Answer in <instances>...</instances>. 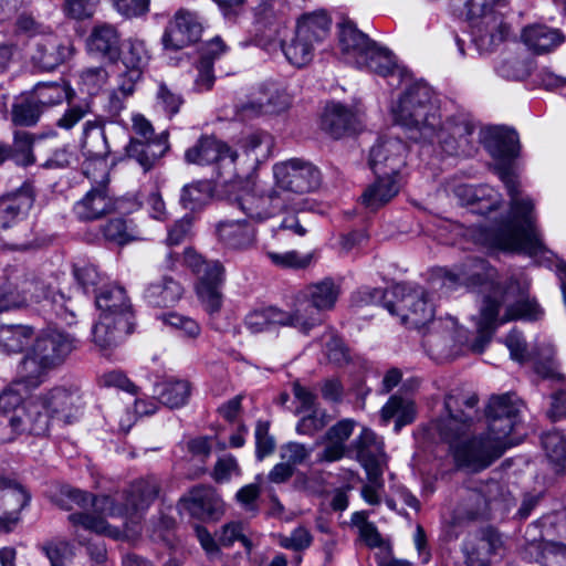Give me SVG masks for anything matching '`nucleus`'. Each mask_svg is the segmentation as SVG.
Here are the masks:
<instances>
[{
	"mask_svg": "<svg viewBox=\"0 0 566 566\" xmlns=\"http://www.w3.org/2000/svg\"><path fill=\"white\" fill-rule=\"evenodd\" d=\"M478 396L452 390L444 399L447 417L436 421V429L449 442L459 469L478 472L490 467L506 449L521 442L522 401L514 394L494 396L486 407L488 430L470 436L476 419Z\"/></svg>",
	"mask_w": 566,
	"mask_h": 566,
	"instance_id": "1",
	"label": "nucleus"
},
{
	"mask_svg": "<svg viewBox=\"0 0 566 566\" xmlns=\"http://www.w3.org/2000/svg\"><path fill=\"white\" fill-rule=\"evenodd\" d=\"M495 269L486 261L479 258L469 259L457 268V272L443 270L441 284L448 290L458 285L478 286L490 283L492 293L484 297L481 308V322L478 333L472 340L467 337L462 339V331H457V342L465 343L467 348L472 352H483L490 343L493 333V324L499 315L500 307H505L503 322L512 319L538 321L543 317L544 311L535 298L528 296L530 284L526 280L511 276L505 285L494 286Z\"/></svg>",
	"mask_w": 566,
	"mask_h": 566,
	"instance_id": "2",
	"label": "nucleus"
},
{
	"mask_svg": "<svg viewBox=\"0 0 566 566\" xmlns=\"http://www.w3.org/2000/svg\"><path fill=\"white\" fill-rule=\"evenodd\" d=\"M395 122L420 134V156L470 157L476 146L473 139L475 125L465 114L441 119L431 104V91L427 85L409 87L392 108Z\"/></svg>",
	"mask_w": 566,
	"mask_h": 566,
	"instance_id": "3",
	"label": "nucleus"
},
{
	"mask_svg": "<svg viewBox=\"0 0 566 566\" xmlns=\"http://www.w3.org/2000/svg\"><path fill=\"white\" fill-rule=\"evenodd\" d=\"M499 176L510 196L511 218L497 226L483 228L481 240L492 249L536 254L543 244L535 228L534 202L521 195L517 178L509 168L500 167Z\"/></svg>",
	"mask_w": 566,
	"mask_h": 566,
	"instance_id": "4",
	"label": "nucleus"
},
{
	"mask_svg": "<svg viewBox=\"0 0 566 566\" xmlns=\"http://www.w3.org/2000/svg\"><path fill=\"white\" fill-rule=\"evenodd\" d=\"M339 48L345 61L359 69H366L380 76L399 73L395 54L388 48L369 39L352 22L339 25Z\"/></svg>",
	"mask_w": 566,
	"mask_h": 566,
	"instance_id": "5",
	"label": "nucleus"
},
{
	"mask_svg": "<svg viewBox=\"0 0 566 566\" xmlns=\"http://www.w3.org/2000/svg\"><path fill=\"white\" fill-rule=\"evenodd\" d=\"M32 382L19 380L0 395V443L12 441L32 426Z\"/></svg>",
	"mask_w": 566,
	"mask_h": 566,
	"instance_id": "6",
	"label": "nucleus"
},
{
	"mask_svg": "<svg viewBox=\"0 0 566 566\" xmlns=\"http://www.w3.org/2000/svg\"><path fill=\"white\" fill-rule=\"evenodd\" d=\"M66 496L81 509H87L88 506L93 507L94 514L82 512L71 514L69 516V521L74 526H82L87 531L104 534L114 538L119 537V530L112 527L105 521L106 516L114 517L116 514L122 512L116 507V503L113 497L107 495L92 497L88 493L77 489L69 490L66 492Z\"/></svg>",
	"mask_w": 566,
	"mask_h": 566,
	"instance_id": "7",
	"label": "nucleus"
},
{
	"mask_svg": "<svg viewBox=\"0 0 566 566\" xmlns=\"http://www.w3.org/2000/svg\"><path fill=\"white\" fill-rule=\"evenodd\" d=\"M391 296L395 301H387L386 308L391 315H398L401 324L419 329L433 319L434 310L424 290L396 285Z\"/></svg>",
	"mask_w": 566,
	"mask_h": 566,
	"instance_id": "8",
	"label": "nucleus"
},
{
	"mask_svg": "<svg viewBox=\"0 0 566 566\" xmlns=\"http://www.w3.org/2000/svg\"><path fill=\"white\" fill-rule=\"evenodd\" d=\"M38 405V419L46 418L44 432L53 424H69L77 420L82 410V398L77 391L67 390L62 387L53 388L40 396Z\"/></svg>",
	"mask_w": 566,
	"mask_h": 566,
	"instance_id": "9",
	"label": "nucleus"
},
{
	"mask_svg": "<svg viewBox=\"0 0 566 566\" xmlns=\"http://www.w3.org/2000/svg\"><path fill=\"white\" fill-rule=\"evenodd\" d=\"M279 188L294 193H307L318 188L321 174L312 164L291 159L274 167Z\"/></svg>",
	"mask_w": 566,
	"mask_h": 566,
	"instance_id": "10",
	"label": "nucleus"
},
{
	"mask_svg": "<svg viewBox=\"0 0 566 566\" xmlns=\"http://www.w3.org/2000/svg\"><path fill=\"white\" fill-rule=\"evenodd\" d=\"M503 551L502 535L492 527L470 534L462 546L467 566H490L496 557L502 555Z\"/></svg>",
	"mask_w": 566,
	"mask_h": 566,
	"instance_id": "11",
	"label": "nucleus"
},
{
	"mask_svg": "<svg viewBox=\"0 0 566 566\" xmlns=\"http://www.w3.org/2000/svg\"><path fill=\"white\" fill-rule=\"evenodd\" d=\"M407 153L408 146L400 138L381 137L371 147L368 163L376 176L398 177Z\"/></svg>",
	"mask_w": 566,
	"mask_h": 566,
	"instance_id": "12",
	"label": "nucleus"
},
{
	"mask_svg": "<svg viewBox=\"0 0 566 566\" xmlns=\"http://www.w3.org/2000/svg\"><path fill=\"white\" fill-rule=\"evenodd\" d=\"M202 24L196 12L179 9L168 22L163 35V45L166 50L178 51L199 41Z\"/></svg>",
	"mask_w": 566,
	"mask_h": 566,
	"instance_id": "13",
	"label": "nucleus"
},
{
	"mask_svg": "<svg viewBox=\"0 0 566 566\" xmlns=\"http://www.w3.org/2000/svg\"><path fill=\"white\" fill-rule=\"evenodd\" d=\"M353 447L356 458L366 470L367 475H373L375 479L381 476L387 462L382 438L371 429L364 427Z\"/></svg>",
	"mask_w": 566,
	"mask_h": 566,
	"instance_id": "14",
	"label": "nucleus"
},
{
	"mask_svg": "<svg viewBox=\"0 0 566 566\" xmlns=\"http://www.w3.org/2000/svg\"><path fill=\"white\" fill-rule=\"evenodd\" d=\"M95 303L102 315H112L124 326L125 332L134 331V314L132 304L124 287L119 285H106L95 294Z\"/></svg>",
	"mask_w": 566,
	"mask_h": 566,
	"instance_id": "15",
	"label": "nucleus"
},
{
	"mask_svg": "<svg viewBox=\"0 0 566 566\" xmlns=\"http://www.w3.org/2000/svg\"><path fill=\"white\" fill-rule=\"evenodd\" d=\"M503 14H488L472 21V42L480 53L493 52L509 35Z\"/></svg>",
	"mask_w": 566,
	"mask_h": 566,
	"instance_id": "16",
	"label": "nucleus"
},
{
	"mask_svg": "<svg viewBox=\"0 0 566 566\" xmlns=\"http://www.w3.org/2000/svg\"><path fill=\"white\" fill-rule=\"evenodd\" d=\"M158 493L159 482L155 476L135 481L126 496V504L124 506L116 504L122 512L115 516H126L132 523H138L140 514L151 505Z\"/></svg>",
	"mask_w": 566,
	"mask_h": 566,
	"instance_id": "17",
	"label": "nucleus"
},
{
	"mask_svg": "<svg viewBox=\"0 0 566 566\" xmlns=\"http://www.w3.org/2000/svg\"><path fill=\"white\" fill-rule=\"evenodd\" d=\"M30 501L31 495L22 486L0 479V533H9L17 526L20 511Z\"/></svg>",
	"mask_w": 566,
	"mask_h": 566,
	"instance_id": "18",
	"label": "nucleus"
},
{
	"mask_svg": "<svg viewBox=\"0 0 566 566\" xmlns=\"http://www.w3.org/2000/svg\"><path fill=\"white\" fill-rule=\"evenodd\" d=\"M238 158L237 151L232 150L226 143L214 136H201L197 143L185 153V160L193 165H211L229 159L233 165Z\"/></svg>",
	"mask_w": 566,
	"mask_h": 566,
	"instance_id": "19",
	"label": "nucleus"
},
{
	"mask_svg": "<svg viewBox=\"0 0 566 566\" xmlns=\"http://www.w3.org/2000/svg\"><path fill=\"white\" fill-rule=\"evenodd\" d=\"M283 199L275 190L266 193L247 191L235 198L237 207L251 220L262 221L284 208Z\"/></svg>",
	"mask_w": 566,
	"mask_h": 566,
	"instance_id": "20",
	"label": "nucleus"
},
{
	"mask_svg": "<svg viewBox=\"0 0 566 566\" xmlns=\"http://www.w3.org/2000/svg\"><path fill=\"white\" fill-rule=\"evenodd\" d=\"M86 48L90 53L115 63L120 57V33L113 24L96 23L86 40Z\"/></svg>",
	"mask_w": 566,
	"mask_h": 566,
	"instance_id": "21",
	"label": "nucleus"
},
{
	"mask_svg": "<svg viewBox=\"0 0 566 566\" xmlns=\"http://www.w3.org/2000/svg\"><path fill=\"white\" fill-rule=\"evenodd\" d=\"M535 373L543 379L558 381L562 388L554 391L551 396V407L547 410V417L552 421H559L566 418V377L558 370L551 357H542L533 363Z\"/></svg>",
	"mask_w": 566,
	"mask_h": 566,
	"instance_id": "22",
	"label": "nucleus"
},
{
	"mask_svg": "<svg viewBox=\"0 0 566 566\" xmlns=\"http://www.w3.org/2000/svg\"><path fill=\"white\" fill-rule=\"evenodd\" d=\"M182 509L199 517H217L223 512V502L210 486H195L180 500Z\"/></svg>",
	"mask_w": 566,
	"mask_h": 566,
	"instance_id": "23",
	"label": "nucleus"
},
{
	"mask_svg": "<svg viewBox=\"0 0 566 566\" xmlns=\"http://www.w3.org/2000/svg\"><path fill=\"white\" fill-rule=\"evenodd\" d=\"M115 209V202L108 195L106 184H99L91 189L74 206V211L81 220L92 221L111 213Z\"/></svg>",
	"mask_w": 566,
	"mask_h": 566,
	"instance_id": "24",
	"label": "nucleus"
},
{
	"mask_svg": "<svg viewBox=\"0 0 566 566\" xmlns=\"http://www.w3.org/2000/svg\"><path fill=\"white\" fill-rule=\"evenodd\" d=\"M356 421L354 419H342L332 426L325 433L323 442L325 444L319 453V461L334 462L340 460L346 453V441L353 434Z\"/></svg>",
	"mask_w": 566,
	"mask_h": 566,
	"instance_id": "25",
	"label": "nucleus"
},
{
	"mask_svg": "<svg viewBox=\"0 0 566 566\" xmlns=\"http://www.w3.org/2000/svg\"><path fill=\"white\" fill-rule=\"evenodd\" d=\"M167 134H161L154 140L142 142L138 138H132L126 147L127 156L135 159L145 172L154 168L156 163L168 150Z\"/></svg>",
	"mask_w": 566,
	"mask_h": 566,
	"instance_id": "26",
	"label": "nucleus"
},
{
	"mask_svg": "<svg viewBox=\"0 0 566 566\" xmlns=\"http://www.w3.org/2000/svg\"><path fill=\"white\" fill-rule=\"evenodd\" d=\"M484 145L493 158L504 161L514 159L520 150L517 133L506 127L490 128Z\"/></svg>",
	"mask_w": 566,
	"mask_h": 566,
	"instance_id": "27",
	"label": "nucleus"
},
{
	"mask_svg": "<svg viewBox=\"0 0 566 566\" xmlns=\"http://www.w3.org/2000/svg\"><path fill=\"white\" fill-rule=\"evenodd\" d=\"M219 240L229 249L245 250L255 242V229L248 221H222L217 227Z\"/></svg>",
	"mask_w": 566,
	"mask_h": 566,
	"instance_id": "28",
	"label": "nucleus"
},
{
	"mask_svg": "<svg viewBox=\"0 0 566 566\" xmlns=\"http://www.w3.org/2000/svg\"><path fill=\"white\" fill-rule=\"evenodd\" d=\"M522 40L534 53L543 54L559 46L565 41V36L558 29L534 24L523 30Z\"/></svg>",
	"mask_w": 566,
	"mask_h": 566,
	"instance_id": "29",
	"label": "nucleus"
},
{
	"mask_svg": "<svg viewBox=\"0 0 566 566\" xmlns=\"http://www.w3.org/2000/svg\"><path fill=\"white\" fill-rule=\"evenodd\" d=\"M355 114L342 104H329L322 116V128L333 138H340L356 130Z\"/></svg>",
	"mask_w": 566,
	"mask_h": 566,
	"instance_id": "30",
	"label": "nucleus"
},
{
	"mask_svg": "<svg viewBox=\"0 0 566 566\" xmlns=\"http://www.w3.org/2000/svg\"><path fill=\"white\" fill-rule=\"evenodd\" d=\"M399 189L398 177L376 176V180L361 193L360 200L366 208L375 211L395 198Z\"/></svg>",
	"mask_w": 566,
	"mask_h": 566,
	"instance_id": "31",
	"label": "nucleus"
},
{
	"mask_svg": "<svg viewBox=\"0 0 566 566\" xmlns=\"http://www.w3.org/2000/svg\"><path fill=\"white\" fill-rule=\"evenodd\" d=\"M500 493L501 486L496 481L486 482L479 490H468L461 504L463 514L468 518H476L486 511L490 502L496 500Z\"/></svg>",
	"mask_w": 566,
	"mask_h": 566,
	"instance_id": "32",
	"label": "nucleus"
},
{
	"mask_svg": "<svg viewBox=\"0 0 566 566\" xmlns=\"http://www.w3.org/2000/svg\"><path fill=\"white\" fill-rule=\"evenodd\" d=\"M184 289L179 282L170 276H164L160 281L150 283L145 292V300L158 307L175 305L182 296Z\"/></svg>",
	"mask_w": 566,
	"mask_h": 566,
	"instance_id": "33",
	"label": "nucleus"
},
{
	"mask_svg": "<svg viewBox=\"0 0 566 566\" xmlns=\"http://www.w3.org/2000/svg\"><path fill=\"white\" fill-rule=\"evenodd\" d=\"M415 418V403L397 395L391 396L380 410L381 423L387 426L391 420H395V431L397 432L402 427L411 423Z\"/></svg>",
	"mask_w": 566,
	"mask_h": 566,
	"instance_id": "34",
	"label": "nucleus"
},
{
	"mask_svg": "<svg viewBox=\"0 0 566 566\" xmlns=\"http://www.w3.org/2000/svg\"><path fill=\"white\" fill-rule=\"evenodd\" d=\"M223 283V273L203 276L196 284L197 296L205 311L213 316L219 313L223 303L221 285Z\"/></svg>",
	"mask_w": 566,
	"mask_h": 566,
	"instance_id": "35",
	"label": "nucleus"
},
{
	"mask_svg": "<svg viewBox=\"0 0 566 566\" xmlns=\"http://www.w3.org/2000/svg\"><path fill=\"white\" fill-rule=\"evenodd\" d=\"M69 53V48L54 34H41V40L38 41V69L44 71H52L61 65Z\"/></svg>",
	"mask_w": 566,
	"mask_h": 566,
	"instance_id": "36",
	"label": "nucleus"
},
{
	"mask_svg": "<svg viewBox=\"0 0 566 566\" xmlns=\"http://www.w3.org/2000/svg\"><path fill=\"white\" fill-rule=\"evenodd\" d=\"M300 293L313 302L315 307L328 312L335 307L340 294V286L333 279L325 277L319 282L308 284Z\"/></svg>",
	"mask_w": 566,
	"mask_h": 566,
	"instance_id": "37",
	"label": "nucleus"
},
{
	"mask_svg": "<svg viewBox=\"0 0 566 566\" xmlns=\"http://www.w3.org/2000/svg\"><path fill=\"white\" fill-rule=\"evenodd\" d=\"M132 332H125L124 326L112 315H101V319L93 327V342L101 350L112 349Z\"/></svg>",
	"mask_w": 566,
	"mask_h": 566,
	"instance_id": "38",
	"label": "nucleus"
},
{
	"mask_svg": "<svg viewBox=\"0 0 566 566\" xmlns=\"http://www.w3.org/2000/svg\"><path fill=\"white\" fill-rule=\"evenodd\" d=\"M324 310L314 306L313 302L306 300L301 293L296 300V307L290 313L287 325L298 328L307 334L314 327L321 325L324 321Z\"/></svg>",
	"mask_w": 566,
	"mask_h": 566,
	"instance_id": "39",
	"label": "nucleus"
},
{
	"mask_svg": "<svg viewBox=\"0 0 566 566\" xmlns=\"http://www.w3.org/2000/svg\"><path fill=\"white\" fill-rule=\"evenodd\" d=\"M80 342L70 333L54 326L43 329L38 336V350L70 354L78 350Z\"/></svg>",
	"mask_w": 566,
	"mask_h": 566,
	"instance_id": "40",
	"label": "nucleus"
},
{
	"mask_svg": "<svg viewBox=\"0 0 566 566\" xmlns=\"http://www.w3.org/2000/svg\"><path fill=\"white\" fill-rule=\"evenodd\" d=\"M527 558H534L542 566H566V545L554 542H537L535 538L527 546Z\"/></svg>",
	"mask_w": 566,
	"mask_h": 566,
	"instance_id": "41",
	"label": "nucleus"
},
{
	"mask_svg": "<svg viewBox=\"0 0 566 566\" xmlns=\"http://www.w3.org/2000/svg\"><path fill=\"white\" fill-rule=\"evenodd\" d=\"M213 192L214 185L211 180L192 181L182 187L179 202L186 210L198 211L210 202Z\"/></svg>",
	"mask_w": 566,
	"mask_h": 566,
	"instance_id": "42",
	"label": "nucleus"
},
{
	"mask_svg": "<svg viewBox=\"0 0 566 566\" xmlns=\"http://www.w3.org/2000/svg\"><path fill=\"white\" fill-rule=\"evenodd\" d=\"M282 50L292 65L303 67L313 60L315 43L305 36L304 31L295 30L294 36L289 42L282 43Z\"/></svg>",
	"mask_w": 566,
	"mask_h": 566,
	"instance_id": "43",
	"label": "nucleus"
},
{
	"mask_svg": "<svg viewBox=\"0 0 566 566\" xmlns=\"http://www.w3.org/2000/svg\"><path fill=\"white\" fill-rule=\"evenodd\" d=\"M159 401L169 408L185 406L191 394V386L186 379H167L156 387Z\"/></svg>",
	"mask_w": 566,
	"mask_h": 566,
	"instance_id": "44",
	"label": "nucleus"
},
{
	"mask_svg": "<svg viewBox=\"0 0 566 566\" xmlns=\"http://www.w3.org/2000/svg\"><path fill=\"white\" fill-rule=\"evenodd\" d=\"M256 92L268 114H279L291 106V96L277 82H263L259 85Z\"/></svg>",
	"mask_w": 566,
	"mask_h": 566,
	"instance_id": "45",
	"label": "nucleus"
},
{
	"mask_svg": "<svg viewBox=\"0 0 566 566\" xmlns=\"http://www.w3.org/2000/svg\"><path fill=\"white\" fill-rule=\"evenodd\" d=\"M542 446L556 473L566 469V437L558 430L546 432L542 437Z\"/></svg>",
	"mask_w": 566,
	"mask_h": 566,
	"instance_id": "46",
	"label": "nucleus"
},
{
	"mask_svg": "<svg viewBox=\"0 0 566 566\" xmlns=\"http://www.w3.org/2000/svg\"><path fill=\"white\" fill-rule=\"evenodd\" d=\"M290 313L276 307L255 310L245 317V325L251 333H260L272 325H287Z\"/></svg>",
	"mask_w": 566,
	"mask_h": 566,
	"instance_id": "47",
	"label": "nucleus"
},
{
	"mask_svg": "<svg viewBox=\"0 0 566 566\" xmlns=\"http://www.w3.org/2000/svg\"><path fill=\"white\" fill-rule=\"evenodd\" d=\"M331 19L323 12H313L304 14L298 21L296 29L298 32L305 33L315 44L325 40L329 33Z\"/></svg>",
	"mask_w": 566,
	"mask_h": 566,
	"instance_id": "48",
	"label": "nucleus"
},
{
	"mask_svg": "<svg viewBox=\"0 0 566 566\" xmlns=\"http://www.w3.org/2000/svg\"><path fill=\"white\" fill-rule=\"evenodd\" d=\"M11 122L17 127L35 124V93L28 91L14 97L11 106Z\"/></svg>",
	"mask_w": 566,
	"mask_h": 566,
	"instance_id": "49",
	"label": "nucleus"
},
{
	"mask_svg": "<svg viewBox=\"0 0 566 566\" xmlns=\"http://www.w3.org/2000/svg\"><path fill=\"white\" fill-rule=\"evenodd\" d=\"M83 148L96 159L104 160L108 156L109 148L103 127L93 122L85 123Z\"/></svg>",
	"mask_w": 566,
	"mask_h": 566,
	"instance_id": "50",
	"label": "nucleus"
},
{
	"mask_svg": "<svg viewBox=\"0 0 566 566\" xmlns=\"http://www.w3.org/2000/svg\"><path fill=\"white\" fill-rule=\"evenodd\" d=\"M148 52L142 40H129L127 50L123 53V63L128 70L132 80H138L148 62Z\"/></svg>",
	"mask_w": 566,
	"mask_h": 566,
	"instance_id": "51",
	"label": "nucleus"
},
{
	"mask_svg": "<svg viewBox=\"0 0 566 566\" xmlns=\"http://www.w3.org/2000/svg\"><path fill=\"white\" fill-rule=\"evenodd\" d=\"M34 136L32 133L17 129L13 133V144L10 157L21 166L33 164Z\"/></svg>",
	"mask_w": 566,
	"mask_h": 566,
	"instance_id": "52",
	"label": "nucleus"
},
{
	"mask_svg": "<svg viewBox=\"0 0 566 566\" xmlns=\"http://www.w3.org/2000/svg\"><path fill=\"white\" fill-rule=\"evenodd\" d=\"M182 263L197 274L198 281L203 276L216 275V273L224 272L223 266L219 261H207L190 248L184 251Z\"/></svg>",
	"mask_w": 566,
	"mask_h": 566,
	"instance_id": "53",
	"label": "nucleus"
},
{
	"mask_svg": "<svg viewBox=\"0 0 566 566\" xmlns=\"http://www.w3.org/2000/svg\"><path fill=\"white\" fill-rule=\"evenodd\" d=\"M66 96L67 91L62 77L53 82L38 81V107L62 103Z\"/></svg>",
	"mask_w": 566,
	"mask_h": 566,
	"instance_id": "54",
	"label": "nucleus"
},
{
	"mask_svg": "<svg viewBox=\"0 0 566 566\" xmlns=\"http://www.w3.org/2000/svg\"><path fill=\"white\" fill-rule=\"evenodd\" d=\"M264 476L258 474L255 482L247 484L238 490L235 493V500L239 505L245 511L255 514L259 511L258 500L261 494V484L263 483Z\"/></svg>",
	"mask_w": 566,
	"mask_h": 566,
	"instance_id": "55",
	"label": "nucleus"
},
{
	"mask_svg": "<svg viewBox=\"0 0 566 566\" xmlns=\"http://www.w3.org/2000/svg\"><path fill=\"white\" fill-rule=\"evenodd\" d=\"M268 258L273 264L282 269H305L312 262V254L301 255L296 251L268 252Z\"/></svg>",
	"mask_w": 566,
	"mask_h": 566,
	"instance_id": "56",
	"label": "nucleus"
},
{
	"mask_svg": "<svg viewBox=\"0 0 566 566\" xmlns=\"http://www.w3.org/2000/svg\"><path fill=\"white\" fill-rule=\"evenodd\" d=\"M108 78L107 71L102 66L87 67L80 74L82 88L88 95L97 94L106 84Z\"/></svg>",
	"mask_w": 566,
	"mask_h": 566,
	"instance_id": "57",
	"label": "nucleus"
},
{
	"mask_svg": "<svg viewBox=\"0 0 566 566\" xmlns=\"http://www.w3.org/2000/svg\"><path fill=\"white\" fill-rule=\"evenodd\" d=\"M270 424L266 421H258L254 438H255V457L259 461L271 455L275 450V439L269 432Z\"/></svg>",
	"mask_w": 566,
	"mask_h": 566,
	"instance_id": "58",
	"label": "nucleus"
},
{
	"mask_svg": "<svg viewBox=\"0 0 566 566\" xmlns=\"http://www.w3.org/2000/svg\"><path fill=\"white\" fill-rule=\"evenodd\" d=\"M311 410L310 415L302 417L297 422L296 431L298 434L312 436L328 423L329 417L325 410L319 408Z\"/></svg>",
	"mask_w": 566,
	"mask_h": 566,
	"instance_id": "59",
	"label": "nucleus"
},
{
	"mask_svg": "<svg viewBox=\"0 0 566 566\" xmlns=\"http://www.w3.org/2000/svg\"><path fill=\"white\" fill-rule=\"evenodd\" d=\"M97 4V0H64L63 11L70 19L83 21L94 15Z\"/></svg>",
	"mask_w": 566,
	"mask_h": 566,
	"instance_id": "60",
	"label": "nucleus"
},
{
	"mask_svg": "<svg viewBox=\"0 0 566 566\" xmlns=\"http://www.w3.org/2000/svg\"><path fill=\"white\" fill-rule=\"evenodd\" d=\"M184 104V98L180 94L171 91L166 84H160L157 92V106L171 118L176 115L181 105Z\"/></svg>",
	"mask_w": 566,
	"mask_h": 566,
	"instance_id": "61",
	"label": "nucleus"
},
{
	"mask_svg": "<svg viewBox=\"0 0 566 566\" xmlns=\"http://www.w3.org/2000/svg\"><path fill=\"white\" fill-rule=\"evenodd\" d=\"M244 525L240 522H231L222 526L218 541L222 546H231L235 541L242 543L248 552L252 549L251 541L244 535Z\"/></svg>",
	"mask_w": 566,
	"mask_h": 566,
	"instance_id": "62",
	"label": "nucleus"
},
{
	"mask_svg": "<svg viewBox=\"0 0 566 566\" xmlns=\"http://www.w3.org/2000/svg\"><path fill=\"white\" fill-rule=\"evenodd\" d=\"M240 475L241 469L239 463L237 459L231 454L219 458L212 473L214 481L219 483L229 482L231 479L238 478Z\"/></svg>",
	"mask_w": 566,
	"mask_h": 566,
	"instance_id": "63",
	"label": "nucleus"
},
{
	"mask_svg": "<svg viewBox=\"0 0 566 566\" xmlns=\"http://www.w3.org/2000/svg\"><path fill=\"white\" fill-rule=\"evenodd\" d=\"M312 451V448H306L302 443L287 442L280 448V458L285 463L291 464L295 470V467L304 463L308 459Z\"/></svg>",
	"mask_w": 566,
	"mask_h": 566,
	"instance_id": "64",
	"label": "nucleus"
}]
</instances>
